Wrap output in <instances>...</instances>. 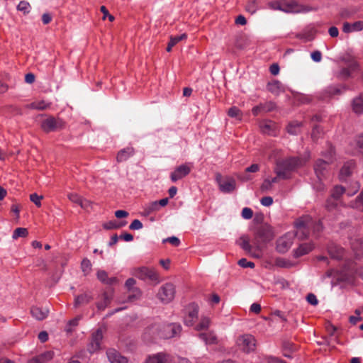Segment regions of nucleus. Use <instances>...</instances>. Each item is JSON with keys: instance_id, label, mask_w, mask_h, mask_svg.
<instances>
[{"instance_id": "9d476101", "label": "nucleus", "mask_w": 363, "mask_h": 363, "mask_svg": "<svg viewBox=\"0 0 363 363\" xmlns=\"http://www.w3.org/2000/svg\"><path fill=\"white\" fill-rule=\"evenodd\" d=\"M134 275L141 280H150L152 281H158L159 280V276L155 269L146 267L135 269Z\"/></svg>"}, {"instance_id": "680f3d73", "label": "nucleus", "mask_w": 363, "mask_h": 363, "mask_svg": "<svg viewBox=\"0 0 363 363\" xmlns=\"http://www.w3.org/2000/svg\"><path fill=\"white\" fill-rule=\"evenodd\" d=\"M352 28L353 32L361 31L363 30V21H358L352 23Z\"/></svg>"}, {"instance_id": "79ce46f5", "label": "nucleus", "mask_w": 363, "mask_h": 363, "mask_svg": "<svg viewBox=\"0 0 363 363\" xmlns=\"http://www.w3.org/2000/svg\"><path fill=\"white\" fill-rule=\"evenodd\" d=\"M339 203H340V201L334 200V199H332V197L330 196L326 200L325 207L328 211H330L335 209L337 207Z\"/></svg>"}, {"instance_id": "de8ad7c7", "label": "nucleus", "mask_w": 363, "mask_h": 363, "mask_svg": "<svg viewBox=\"0 0 363 363\" xmlns=\"http://www.w3.org/2000/svg\"><path fill=\"white\" fill-rule=\"evenodd\" d=\"M325 92L329 96L340 94V89L337 86H330L325 89Z\"/></svg>"}, {"instance_id": "3c124183", "label": "nucleus", "mask_w": 363, "mask_h": 363, "mask_svg": "<svg viewBox=\"0 0 363 363\" xmlns=\"http://www.w3.org/2000/svg\"><path fill=\"white\" fill-rule=\"evenodd\" d=\"M269 7L274 10H280L283 11V0L274 1L269 4Z\"/></svg>"}, {"instance_id": "a18cd8bd", "label": "nucleus", "mask_w": 363, "mask_h": 363, "mask_svg": "<svg viewBox=\"0 0 363 363\" xmlns=\"http://www.w3.org/2000/svg\"><path fill=\"white\" fill-rule=\"evenodd\" d=\"M17 9L24 13H28L30 10V5L28 1H21L18 4Z\"/></svg>"}, {"instance_id": "f03ea898", "label": "nucleus", "mask_w": 363, "mask_h": 363, "mask_svg": "<svg viewBox=\"0 0 363 363\" xmlns=\"http://www.w3.org/2000/svg\"><path fill=\"white\" fill-rule=\"evenodd\" d=\"M294 225L296 228L295 235L300 240L307 238L310 235L311 229L313 228V233L320 232L323 227L320 222L314 223L309 216H303L298 218Z\"/></svg>"}, {"instance_id": "49530a36", "label": "nucleus", "mask_w": 363, "mask_h": 363, "mask_svg": "<svg viewBox=\"0 0 363 363\" xmlns=\"http://www.w3.org/2000/svg\"><path fill=\"white\" fill-rule=\"evenodd\" d=\"M82 270L84 274H88L91 269V264L89 259L84 258L81 263Z\"/></svg>"}, {"instance_id": "c03bdc74", "label": "nucleus", "mask_w": 363, "mask_h": 363, "mask_svg": "<svg viewBox=\"0 0 363 363\" xmlns=\"http://www.w3.org/2000/svg\"><path fill=\"white\" fill-rule=\"evenodd\" d=\"M274 264L283 268H289L291 267L290 261L281 257L277 258L274 261Z\"/></svg>"}, {"instance_id": "2eb2a0df", "label": "nucleus", "mask_w": 363, "mask_h": 363, "mask_svg": "<svg viewBox=\"0 0 363 363\" xmlns=\"http://www.w3.org/2000/svg\"><path fill=\"white\" fill-rule=\"evenodd\" d=\"M191 169V167L189 164H184L179 165L173 172L171 173V180L173 182H175L179 179H182L190 173Z\"/></svg>"}, {"instance_id": "473e14b6", "label": "nucleus", "mask_w": 363, "mask_h": 363, "mask_svg": "<svg viewBox=\"0 0 363 363\" xmlns=\"http://www.w3.org/2000/svg\"><path fill=\"white\" fill-rule=\"evenodd\" d=\"M240 246L246 252H251L254 245L250 244V239L247 236L243 235L240 238Z\"/></svg>"}, {"instance_id": "c85d7f7f", "label": "nucleus", "mask_w": 363, "mask_h": 363, "mask_svg": "<svg viewBox=\"0 0 363 363\" xmlns=\"http://www.w3.org/2000/svg\"><path fill=\"white\" fill-rule=\"evenodd\" d=\"M111 299H112V296L111 294H108L106 292L104 293L101 296V300L99 301L96 303L97 308L100 311L104 310L108 306V305L111 303Z\"/></svg>"}, {"instance_id": "864d4df0", "label": "nucleus", "mask_w": 363, "mask_h": 363, "mask_svg": "<svg viewBox=\"0 0 363 363\" xmlns=\"http://www.w3.org/2000/svg\"><path fill=\"white\" fill-rule=\"evenodd\" d=\"M143 225L140 220L135 219L129 225V228L132 230H140Z\"/></svg>"}, {"instance_id": "6e6d98bb", "label": "nucleus", "mask_w": 363, "mask_h": 363, "mask_svg": "<svg viewBox=\"0 0 363 363\" xmlns=\"http://www.w3.org/2000/svg\"><path fill=\"white\" fill-rule=\"evenodd\" d=\"M253 216V211L251 208L245 207L242 211V216L245 219H250Z\"/></svg>"}, {"instance_id": "5701e85b", "label": "nucleus", "mask_w": 363, "mask_h": 363, "mask_svg": "<svg viewBox=\"0 0 363 363\" xmlns=\"http://www.w3.org/2000/svg\"><path fill=\"white\" fill-rule=\"evenodd\" d=\"M218 184L220 191L225 193H230L233 191L236 186L235 181L232 178H228L224 181H220Z\"/></svg>"}, {"instance_id": "6ab92c4d", "label": "nucleus", "mask_w": 363, "mask_h": 363, "mask_svg": "<svg viewBox=\"0 0 363 363\" xmlns=\"http://www.w3.org/2000/svg\"><path fill=\"white\" fill-rule=\"evenodd\" d=\"M30 313L36 320H43L48 317L49 309L48 308L33 306L30 308Z\"/></svg>"}, {"instance_id": "338daca9", "label": "nucleus", "mask_w": 363, "mask_h": 363, "mask_svg": "<svg viewBox=\"0 0 363 363\" xmlns=\"http://www.w3.org/2000/svg\"><path fill=\"white\" fill-rule=\"evenodd\" d=\"M311 56L312 60L316 62H320V60L322 59V54L318 50L313 52L311 53Z\"/></svg>"}, {"instance_id": "c9c22d12", "label": "nucleus", "mask_w": 363, "mask_h": 363, "mask_svg": "<svg viewBox=\"0 0 363 363\" xmlns=\"http://www.w3.org/2000/svg\"><path fill=\"white\" fill-rule=\"evenodd\" d=\"M350 205L354 208L363 211V192H362L354 201H352Z\"/></svg>"}, {"instance_id": "ddd939ff", "label": "nucleus", "mask_w": 363, "mask_h": 363, "mask_svg": "<svg viewBox=\"0 0 363 363\" xmlns=\"http://www.w3.org/2000/svg\"><path fill=\"white\" fill-rule=\"evenodd\" d=\"M103 339V332L101 329H98L94 332L91 337V341L88 345V350L90 353H94L100 349L101 340Z\"/></svg>"}, {"instance_id": "dca6fc26", "label": "nucleus", "mask_w": 363, "mask_h": 363, "mask_svg": "<svg viewBox=\"0 0 363 363\" xmlns=\"http://www.w3.org/2000/svg\"><path fill=\"white\" fill-rule=\"evenodd\" d=\"M277 106L273 101H267L264 103H260L259 105L255 106L252 109V113L254 116H258L259 114L267 113L275 110Z\"/></svg>"}, {"instance_id": "2f4dec72", "label": "nucleus", "mask_w": 363, "mask_h": 363, "mask_svg": "<svg viewBox=\"0 0 363 363\" xmlns=\"http://www.w3.org/2000/svg\"><path fill=\"white\" fill-rule=\"evenodd\" d=\"M127 224V222L123 221H117V220H110L103 224V227L106 230H112V229H118Z\"/></svg>"}, {"instance_id": "f8f14e48", "label": "nucleus", "mask_w": 363, "mask_h": 363, "mask_svg": "<svg viewBox=\"0 0 363 363\" xmlns=\"http://www.w3.org/2000/svg\"><path fill=\"white\" fill-rule=\"evenodd\" d=\"M259 127L262 133L269 135L275 136L278 132L277 123L269 120L261 121Z\"/></svg>"}, {"instance_id": "1a4fd4ad", "label": "nucleus", "mask_w": 363, "mask_h": 363, "mask_svg": "<svg viewBox=\"0 0 363 363\" xmlns=\"http://www.w3.org/2000/svg\"><path fill=\"white\" fill-rule=\"evenodd\" d=\"M237 344L242 350L248 353L255 350L256 340L252 335L245 334L238 338Z\"/></svg>"}, {"instance_id": "f257e3e1", "label": "nucleus", "mask_w": 363, "mask_h": 363, "mask_svg": "<svg viewBox=\"0 0 363 363\" xmlns=\"http://www.w3.org/2000/svg\"><path fill=\"white\" fill-rule=\"evenodd\" d=\"M182 326L177 323L158 324L155 323L147 328L144 333V338L150 340L156 337L164 339H169L180 334Z\"/></svg>"}, {"instance_id": "39448f33", "label": "nucleus", "mask_w": 363, "mask_h": 363, "mask_svg": "<svg viewBox=\"0 0 363 363\" xmlns=\"http://www.w3.org/2000/svg\"><path fill=\"white\" fill-rule=\"evenodd\" d=\"M333 149L330 147L329 155H325L327 160L319 159L316 161L314 170L319 180H323L328 172L329 164L333 162Z\"/></svg>"}, {"instance_id": "37998d69", "label": "nucleus", "mask_w": 363, "mask_h": 363, "mask_svg": "<svg viewBox=\"0 0 363 363\" xmlns=\"http://www.w3.org/2000/svg\"><path fill=\"white\" fill-rule=\"evenodd\" d=\"M30 106L33 109L44 110L50 106V104L46 103L45 101H40L33 102Z\"/></svg>"}, {"instance_id": "ea45409f", "label": "nucleus", "mask_w": 363, "mask_h": 363, "mask_svg": "<svg viewBox=\"0 0 363 363\" xmlns=\"http://www.w3.org/2000/svg\"><path fill=\"white\" fill-rule=\"evenodd\" d=\"M141 296V291L140 290L137 288V289H133V290L128 291V301H134L135 300H138L140 298Z\"/></svg>"}, {"instance_id": "72a5a7b5", "label": "nucleus", "mask_w": 363, "mask_h": 363, "mask_svg": "<svg viewBox=\"0 0 363 363\" xmlns=\"http://www.w3.org/2000/svg\"><path fill=\"white\" fill-rule=\"evenodd\" d=\"M211 320L209 318L206 316L201 317L199 323L195 326V330L198 331L207 330L209 328Z\"/></svg>"}, {"instance_id": "b1692460", "label": "nucleus", "mask_w": 363, "mask_h": 363, "mask_svg": "<svg viewBox=\"0 0 363 363\" xmlns=\"http://www.w3.org/2000/svg\"><path fill=\"white\" fill-rule=\"evenodd\" d=\"M352 111L357 114L361 115L363 113V94L354 97L352 101Z\"/></svg>"}, {"instance_id": "09e8293b", "label": "nucleus", "mask_w": 363, "mask_h": 363, "mask_svg": "<svg viewBox=\"0 0 363 363\" xmlns=\"http://www.w3.org/2000/svg\"><path fill=\"white\" fill-rule=\"evenodd\" d=\"M43 199V196H40L36 193L30 195V199L38 207L41 206V200Z\"/></svg>"}, {"instance_id": "e433bc0d", "label": "nucleus", "mask_w": 363, "mask_h": 363, "mask_svg": "<svg viewBox=\"0 0 363 363\" xmlns=\"http://www.w3.org/2000/svg\"><path fill=\"white\" fill-rule=\"evenodd\" d=\"M159 207H158V204H157V201H153V202H151L148 204H147L145 207H144V214L145 216H148L150 214H151L152 212H155V211H159Z\"/></svg>"}, {"instance_id": "c756f323", "label": "nucleus", "mask_w": 363, "mask_h": 363, "mask_svg": "<svg viewBox=\"0 0 363 363\" xmlns=\"http://www.w3.org/2000/svg\"><path fill=\"white\" fill-rule=\"evenodd\" d=\"M302 123L298 121H292L286 127L287 132L291 135H298L301 130Z\"/></svg>"}, {"instance_id": "5fc2aeb1", "label": "nucleus", "mask_w": 363, "mask_h": 363, "mask_svg": "<svg viewBox=\"0 0 363 363\" xmlns=\"http://www.w3.org/2000/svg\"><path fill=\"white\" fill-rule=\"evenodd\" d=\"M356 145L359 153H363V133L356 138Z\"/></svg>"}, {"instance_id": "6e6552de", "label": "nucleus", "mask_w": 363, "mask_h": 363, "mask_svg": "<svg viewBox=\"0 0 363 363\" xmlns=\"http://www.w3.org/2000/svg\"><path fill=\"white\" fill-rule=\"evenodd\" d=\"M184 323L186 326H193L198 320L199 306L194 303L189 304L184 309Z\"/></svg>"}, {"instance_id": "a19ab883", "label": "nucleus", "mask_w": 363, "mask_h": 363, "mask_svg": "<svg viewBox=\"0 0 363 363\" xmlns=\"http://www.w3.org/2000/svg\"><path fill=\"white\" fill-rule=\"evenodd\" d=\"M228 115L231 118H235L239 120H241L242 116L241 111L236 106L230 108L228 111Z\"/></svg>"}, {"instance_id": "4be33fe9", "label": "nucleus", "mask_w": 363, "mask_h": 363, "mask_svg": "<svg viewBox=\"0 0 363 363\" xmlns=\"http://www.w3.org/2000/svg\"><path fill=\"white\" fill-rule=\"evenodd\" d=\"M355 163L353 160L346 162L340 172V179L343 180L350 176L354 169Z\"/></svg>"}, {"instance_id": "13d9d810", "label": "nucleus", "mask_w": 363, "mask_h": 363, "mask_svg": "<svg viewBox=\"0 0 363 363\" xmlns=\"http://www.w3.org/2000/svg\"><path fill=\"white\" fill-rule=\"evenodd\" d=\"M186 35L185 33H184V34H182V35H177V36H171L169 42H171L174 45H175L179 41H181L184 39H186Z\"/></svg>"}, {"instance_id": "0eeeda50", "label": "nucleus", "mask_w": 363, "mask_h": 363, "mask_svg": "<svg viewBox=\"0 0 363 363\" xmlns=\"http://www.w3.org/2000/svg\"><path fill=\"white\" fill-rule=\"evenodd\" d=\"M41 128L46 133L55 132L64 128L65 123L59 118L50 116L43 121Z\"/></svg>"}, {"instance_id": "412c9836", "label": "nucleus", "mask_w": 363, "mask_h": 363, "mask_svg": "<svg viewBox=\"0 0 363 363\" xmlns=\"http://www.w3.org/2000/svg\"><path fill=\"white\" fill-rule=\"evenodd\" d=\"M68 199L73 203L78 204L81 208L86 209L91 206V202L75 193L68 194Z\"/></svg>"}, {"instance_id": "f3484780", "label": "nucleus", "mask_w": 363, "mask_h": 363, "mask_svg": "<svg viewBox=\"0 0 363 363\" xmlns=\"http://www.w3.org/2000/svg\"><path fill=\"white\" fill-rule=\"evenodd\" d=\"M106 355L110 363H128V359L122 356L115 349L111 348L106 351Z\"/></svg>"}, {"instance_id": "58836bf2", "label": "nucleus", "mask_w": 363, "mask_h": 363, "mask_svg": "<svg viewBox=\"0 0 363 363\" xmlns=\"http://www.w3.org/2000/svg\"><path fill=\"white\" fill-rule=\"evenodd\" d=\"M28 232L26 228H16L12 235V238L13 240H16L18 238H25L28 235Z\"/></svg>"}, {"instance_id": "a211bd4d", "label": "nucleus", "mask_w": 363, "mask_h": 363, "mask_svg": "<svg viewBox=\"0 0 363 363\" xmlns=\"http://www.w3.org/2000/svg\"><path fill=\"white\" fill-rule=\"evenodd\" d=\"M328 251L330 257L335 259H341L345 256L344 249L333 243L328 246Z\"/></svg>"}, {"instance_id": "393cba45", "label": "nucleus", "mask_w": 363, "mask_h": 363, "mask_svg": "<svg viewBox=\"0 0 363 363\" xmlns=\"http://www.w3.org/2000/svg\"><path fill=\"white\" fill-rule=\"evenodd\" d=\"M313 249V245L311 242L301 244L298 248L294 251V256L296 257H301L308 254Z\"/></svg>"}, {"instance_id": "7ed1b4c3", "label": "nucleus", "mask_w": 363, "mask_h": 363, "mask_svg": "<svg viewBox=\"0 0 363 363\" xmlns=\"http://www.w3.org/2000/svg\"><path fill=\"white\" fill-rule=\"evenodd\" d=\"M274 233L272 226L264 223L257 227L254 233L252 244L256 250H261L267 243L274 238Z\"/></svg>"}, {"instance_id": "774afa93", "label": "nucleus", "mask_w": 363, "mask_h": 363, "mask_svg": "<svg viewBox=\"0 0 363 363\" xmlns=\"http://www.w3.org/2000/svg\"><path fill=\"white\" fill-rule=\"evenodd\" d=\"M164 358L162 359V363H172L176 357V356H172L164 352Z\"/></svg>"}, {"instance_id": "a878e982", "label": "nucleus", "mask_w": 363, "mask_h": 363, "mask_svg": "<svg viewBox=\"0 0 363 363\" xmlns=\"http://www.w3.org/2000/svg\"><path fill=\"white\" fill-rule=\"evenodd\" d=\"M267 89L269 92L277 96L284 91L281 83L277 80L268 83Z\"/></svg>"}, {"instance_id": "20e7f679", "label": "nucleus", "mask_w": 363, "mask_h": 363, "mask_svg": "<svg viewBox=\"0 0 363 363\" xmlns=\"http://www.w3.org/2000/svg\"><path fill=\"white\" fill-rule=\"evenodd\" d=\"M304 161L298 157H290L277 162L275 173L281 179L288 178V172L294 170L296 168L303 165Z\"/></svg>"}, {"instance_id": "8fccbe9b", "label": "nucleus", "mask_w": 363, "mask_h": 363, "mask_svg": "<svg viewBox=\"0 0 363 363\" xmlns=\"http://www.w3.org/2000/svg\"><path fill=\"white\" fill-rule=\"evenodd\" d=\"M272 189V184L269 181V179H265L262 182L260 189L262 192H267Z\"/></svg>"}, {"instance_id": "0e129e2a", "label": "nucleus", "mask_w": 363, "mask_h": 363, "mask_svg": "<svg viewBox=\"0 0 363 363\" xmlns=\"http://www.w3.org/2000/svg\"><path fill=\"white\" fill-rule=\"evenodd\" d=\"M260 203L264 206H270L273 203V199L271 196H264L261 199Z\"/></svg>"}, {"instance_id": "bb28decb", "label": "nucleus", "mask_w": 363, "mask_h": 363, "mask_svg": "<svg viewBox=\"0 0 363 363\" xmlns=\"http://www.w3.org/2000/svg\"><path fill=\"white\" fill-rule=\"evenodd\" d=\"M93 299V296L89 293H84L75 297L74 306L77 308L82 305L89 303Z\"/></svg>"}, {"instance_id": "9b49d317", "label": "nucleus", "mask_w": 363, "mask_h": 363, "mask_svg": "<svg viewBox=\"0 0 363 363\" xmlns=\"http://www.w3.org/2000/svg\"><path fill=\"white\" fill-rule=\"evenodd\" d=\"M294 235L291 233H286L277 240V250L280 253L286 252L293 243Z\"/></svg>"}, {"instance_id": "69168bd1", "label": "nucleus", "mask_w": 363, "mask_h": 363, "mask_svg": "<svg viewBox=\"0 0 363 363\" xmlns=\"http://www.w3.org/2000/svg\"><path fill=\"white\" fill-rule=\"evenodd\" d=\"M306 300L310 304L313 306H316L318 303L316 296L313 294H308L306 296Z\"/></svg>"}, {"instance_id": "bf43d9fd", "label": "nucleus", "mask_w": 363, "mask_h": 363, "mask_svg": "<svg viewBox=\"0 0 363 363\" xmlns=\"http://www.w3.org/2000/svg\"><path fill=\"white\" fill-rule=\"evenodd\" d=\"M39 357L43 363L46 361H48V360H50L52 359L53 352L51 351H48V352H45L41 354L40 355H39Z\"/></svg>"}, {"instance_id": "e2e57ef3", "label": "nucleus", "mask_w": 363, "mask_h": 363, "mask_svg": "<svg viewBox=\"0 0 363 363\" xmlns=\"http://www.w3.org/2000/svg\"><path fill=\"white\" fill-rule=\"evenodd\" d=\"M256 1L250 0L246 6V10L251 13H254L256 11Z\"/></svg>"}, {"instance_id": "7c9ffc66", "label": "nucleus", "mask_w": 363, "mask_h": 363, "mask_svg": "<svg viewBox=\"0 0 363 363\" xmlns=\"http://www.w3.org/2000/svg\"><path fill=\"white\" fill-rule=\"evenodd\" d=\"M344 193H345V189L342 186L336 185L331 189L330 196L334 200L340 201Z\"/></svg>"}, {"instance_id": "4468645a", "label": "nucleus", "mask_w": 363, "mask_h": 363, "mask_svg": "<svg viewBox=\"0 0 363 363\" xmlns=\"http://www.w3.org/2000/svg\"><path fill=\"white\" fill-rule=\"evenodd\" d=\"M283 11L286 13L306 12L308 10L294 0H283Z\"/></svg>"}, {"instance_id": "cd10ccee", "label": "nucleus", "mask_w": 363, "mask_h": 363, "mask_svg": "<svg viewBox=\"0 0 363 363\" xmlns=\"http://www.w3.org/2000/svg\"><path fill=\"white\" fill-rule=\"evenodd\" d=\"M199 337L206 345H213L217 343V337L213 332L200 333L199 335Z\"/></svg>"}, {"instance_id": "052dcab7", "label": "nucleus", "mask_w": 363, "mask_h": 363, "mask_svg": "<svg viewBox=\"0 0 363 363\" xmlns=\"http://www.w3.org/2000/svg\"><path fill=\"white\" fill-rule=\"evenodd\" d=\"M166 242L171 243L174 246H178L180 244L179 239L175 236L169 237V238L163 240V242Z\"/></svg>"}, {"instance_id": "423d86ee", "label": "nucleus", "mask_w": 363, "mask_h": 363, "mask_svg": "<svg viewBox=\"0 0 363 363\" xmlns=\"http://www.w3.org/2000/svg\"><path fill=\"white\" fill-rule=\"evenodd\" d=\"M157 296L162 303H168L175 296V286L172 283H166L160 288Z\"/></svg>"}, {"instance_id": "aec40b11", "label": "nucleus", "mask_w": 363, "mask_h": 363, "mask_svg": "<svg viewBox=\"0 0 363 363\" xmlns=\"http://www.w3.org/2000/svg\"><path fill=\"white\" fill-rule=\"evenodd\" d=\"M135 154V150L133 147H127L121 150L116 156L118 162H123L128 160L130 157Z\"/></svg>"}, {"instance_id": "603ef678", "label": "nucleus", "mask_w": 363, "mask_h": 363, "mask_svg": "<svg viewBox=\"0 0 363 363\" xmlns=\"http://www.w3.org/2000/svg\"><path fill=\"white\" fill-rule=\"evenodd\" d=\"M238 264L243 268H254L255 263L252 262L247 261L245 258H242L238 261Z\"/></svg>"}, {"instance_id": "4c0bfd02", "label": "nucleus", "mask_w": 363, "mask_h": 363, "mask_svg": "<svg viewBox=\"0 0 363 363\" xmlns=\"http://www.w3.org/2000/svg\"><path fill=\"white\" fill-rule=\"evenodd\" d=\"M164 358V352H160L150 356L145 363H162V359Z\"/></svg>"}, {"instance_id": "4d7b16f0", "label": "nucleus", "mask_w": 363, "mask_h": 363, "mask_svg": "<svg viewBox=\"0 0 363 363\" xmlns=\"http://www.w3.org/2000/svg\"><path fill=\"white\" fill-rule=\"evenodd\" d=\"M136 281L133 278H129L126 280L125 283V286L128 289V291L133 290V289H137L135 287Z\"/></svg>"}, {"instance_id": "f704fd0d", "label": "nucleus", "mask_w": 363, "mask_h": 363, "mask_svg": "<svg viewBox=\"0 0 363 363\" xmlns=\"http://www.w3.org/2000/svg\"><path fill=\"white\" fill-rule=\"evenodd\" d=\"M97 278L101 282L108 284H111L116 280V278L109 279L107 273L104 270H100L97 272Z\"/></svg>"}]
</instances>
